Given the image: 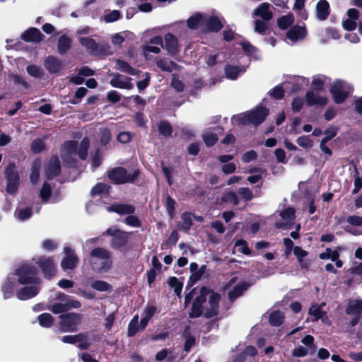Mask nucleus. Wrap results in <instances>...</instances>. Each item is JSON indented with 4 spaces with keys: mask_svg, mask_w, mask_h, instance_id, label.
<instances>
[{
    "mask_svg": "<svg viewBox=\"0 0 362 362\" xmlns=\"http://www.w3.org/2000/svg\"><path fill=\"white\" fill-rule=\"evenodd\" d=\"M220 299L221 296L213 290L202 288L193 300L189 317L196 318L203 315L206 318H211L216 316L219 311Z\"/></svg>",
    "mask_w": 362,
    "mask_h": 362,
    "instance_id": "1",
    "label": "nucleus"
},
{
    "mask_svg": "<svg viewBox=\"0 0 362 362\" xmlns=\"http://www.w3.org/2000/svg\"><path fill=\"white\" fill-rule=\"evenodd\" d=\"M88 263L91 269L96 272H107L113 263L112 253L105 247H94L89 253Z\"/></svg>",
    "mask_w": 362,
    "mask_h": 362,
    "instance_id": "2",
    "label": "nucleus"
},
{
    "mask_svg": "<svg viewBox=\"0 0 362 362\" xmlns=\"http://www.w3.org/2000/svg\"><path fill=\"white\" fill-rule=\"evenodd\" d=\"M268 114V109L258 106L255 110L250 112L233 116L231 121L233 124L238 125H258L264 121Z\"/></svg>",
    "mask_w": 362,
    "mask_h": 362,
    "instance_id": "3",
    "label": "nucleus"
},
{
    "mask_svg": "<svg viewBox=\"0 0 362 362\" xmlns=\"http://www.w3.org/2000/svg\"><path fill=\"white\" fill-rule=\"evenodd\" d=\"M81 306L79 300L59 292L56 294L55 301L50 305L49 310L54 314H60L71 309H78Z\"/></svg>",
    "mask_w": 362,
    "mask_h": 362,
    "instance_id": "4",
    "label": "nucleus"
},
{
    "mask_svg": "<svg viewBox=\"0 0 362 362\" xmlns=\"http://www.w3.org/2000/svg\"><path fill=\"white\" fill-rule=\"evenodd\" d=\"M78 40L81 45L93 54L107 55L113 53L110 46L107 43L98 44L91 37L85 36H79Z\"/></svg>",
    "mask_w": 362,
    "mask_h": 362,
    "instance_id": "5",
    "label": "nucleus"
},
{
    "mask_svg": "<svg viewBox=\"0 0 362 362\" xmlns=\"http://www.w3.org/2000/svg\"><path fill=\"white\" fill-rule=\"evenodd\" d=\"M11 275H14L17 281L21 284H37L40 281L35 267L26 264L20 267Z\"/></svg>",
    "mask_w": 362,
    "mask_h": 362,
    "instance_id": "6",
    "label": "nucleus"
},
{
    "mask_svg": "<svg viewBox=\"0 0 362 362\" xmlns=\"http://www.w3.org/2000/svg\"><path fill=\"white\" fill-rule=\"evenodd\" d=\"M60 330L62 332H73L78 329L81 324L82 315L75 313L62 314L59 316Z\"/></svg>",
    "mask_w": 362,
    "mask_h": 362,
    "instance_id": "7",
    "label": "nucleus"
},
{
    "mask_svg": "<svg viewBox=\"0 0 362 362\" xmlns=\"http://www.w3.org/2000/svg\"><path fill=\"white\" fill-rule=\"evenodd\" d=\"M139 170H135L131 173H127L123 168H116L110 170L107 176L110 180L117 184L134 182L139 175Z\"/></svg>",
    "mask_w": 362,
    "mask_h": 362,
    "instance_id": "8",
    "label": "nucleus"
},
{
    "mask_svg": "<svg viewBox=\"0 0 362 362\" xmlns=\"http://www.w3.org/2000/svg\"><path fill=\"white\" fill-rule=\"evenodd\" d=\"M103 235L112 237L110 246L113 249H120L125 246L129 240V233L118 229L116 227L107 228Z\"/></svg>",
    "mask_w": 362,
    "mask_h": 362,
    "instance_id": "9",
    "label": "nucleus"
},
{
    "mask_svg": "<svg viewBox=\"0 0 362 362\" xmlns=\"http://www.w3.org/2000/svg\"><path fill=\"white\" fill-rule=\"evenodd\" d=\"M351 90V86L343 81H337L330 88L334 100L337 103L344 101Z\"/></svg>",
    "mask_w": 362,
    "mask_h": 362,
    "instance_id": "10",
    "label": "nucleus"
},
{
    "mask_svg": "<svg viewBox=\"0 0 362 362\" xmlns=\"http://www.w3.org/2000/svg\"><path fill=\"white\" fill-rule=\"evenodd\" d=\"M5 176L7 180V192L10 194L15 193L19 185V175L16 169L14 163L8 164L5 169Z\"/></svg>",
    "mask_w": 362,
    "mask_h": 362,
    "instance_id": "11",
    "label": "nucleus"
},
{
    "mask_svg": "<svg viewBox=\"0 0 362 362\" xmlns=\"http://www.w3.org/2000/svg\"><path fill=\"white\" fill-rule=\"evenodd\" d=\"M77 155V144L74 141H66L61 149V158L64 163L72 165Z\"/></svg>",
    "mask_w": 362,
    "mask_h": 362,
    "instance_id": "12",
    "label": "nucleus"
},
{
    "mask_svg": "<svg viewBox=\"0 0 362 362\" xmlns=\"http://www.w3.org/2000/svg\"><path fill=\"white\" fill-rule=\"evenodd\" d=\"M33 260L41 268L46 277L51 278L55 274L56 264L52 257L42 256L34 258Z\"/></svg>",
    "mask_w": 362,
    "mask_h": 362,
    "instance_id": "13",
    "label": "nucleus"
},
{
    "mask_svg": "<svg viewBox=\"0 0 362 362\" xmlns=\"http://www.w3.org/2000/svg\"><path fill=\"white\" fill-rule=\"evenodd\" d=\"M64 252L66 256L62 260V268L64 270L74 269L78 262V258L75 255L74 250L69 246H65Z\"/></svg>",
    "mask_w": 362,
    "mask_h": 362,
    "instance_id": "14",
    "label": "nucleus"
},
{
    "mask_svg": "<svg viewBox=\"0 0 362 362\" xmlns=\"http://www.w3.org/2000/svg\"><path fill=\"white\" fill-rule=\"evenodd\" d=\"M32 286H25L16 292L17 298L21 300H25L35 297L40 291L39 282L32 284Z\"/></svg>",
    "mask_w": 362,
    "mask_h": 362,
    "instance_id": "15",
    "label": "nucleus"
},
{
    "mask_svg": "<svg viewBox=\"0 0 362 362\" xmlns=\"http://www.w3.org/2000/svg\"><path fill=\"white\" fill-rule=\"evenodd\" d=\"M305 102L308 106H322L326 105L327 98L320 95L318 91L310 90L305 94Z\"/></svg>",
    "mask_w": 362,
    "mask_h": 362,
    "instance_id": "16",
    "label": "nucleus"
},
{
    "mask_svg": "<svg viewBox=\"0 0 362 362\" xmlns=\"http://www.w3.org/2000/svg\"><path fill=\"white\" fill-rule=\"evenodd\" d=\"M206 14L197 12L191 16L187 21V27L191 30L201 28L204 30Z\"/></svg>",
    "mask_w": 362,
    "mask_h": 362,
    "instance_id": "17",
    "label": "nucleus"
},
{
    "mask_svg": "<svg viewBox=\"0 0 362 362\" xmlns=\"http://www.w3.org/2000/svg\"><path fill=\"white\" fill-rule=\"evenodd\" d=\"M44 66L50 74L58 73L64 68L63 62L54 56H48L46 57L44 62Z\"/></svg>",
    "mask_w": 362,
    "mask_h": 362,
    "instance_id": "18",
    "label": "nucleus"
},
{
    "mask_svg": "<svg viewBox=\"0 0 362 362\" xmlns=\"http://www.w3.org/2000/svg\"><path fill=\"white\" fill-rule=\"evenodd\" d=\"M223 26V24L220 17L216 15L209 16L206 14L204 30L218 32Z\"/></svg>",
    "mask_w": 362,
    "mask_h": 362,
    "instance_id": "19",
    "label": "nucleus"
},
{
    "mask_svg": "<svg viewBox=\"0 0 362 362\" xmlns=\"http://www.w3.org/2000/svg\"><path fill=\"white\" fill-rule=\"evenodd\" d=\"M110 83L112 86L122 89L130 90L134 87L130 78L122 76L118 74H113V78Z\"/></svg>",
    "mask_w": 362,
    "mask_h": 362,
    "instance_id": "20",
    "label": "nucleus"
},
{
    "mask_svg": "<svg viewBox=\"0 0 362 362\" xmlns=\"http://www.w3.org/2000/svg\"><path fill=\"white\" fill-rule=\"evenodd\" d=\"M17 284V279L14 275L9 274L6 281L2 285V293L5 299L9 298L13 295Z\"/></svg>",
    "mask_w": 362,
    "mask_h": 362,
    "instance_id": "21",
    "label": "nucleus"
},
{
    "mask_svg": "<svg viewBox=\"0 0 362 362\" xmlns=\"http://www.w3.org/2000/svg\"><path fill=\"white\" fill-rule=\"evenodd\" d=\"M305 36V28L302 25L293 26L286 33L287 38L293 43L304 39Z\"/></svg>",
    "mask_w": 362,
    "mask_h": 362,
    "instance_id": "22",
    "label": "nucleus"
},
{
    "mask_svg": "<svg viewBox=\"0 0 362 362\" xmlns=\"http://www.w3.org/2000/svg\"><path fill=\"white\" fill-rule=\"evenodd\" d=\"M61 170L59 160L57 156H52L46 166L45 173L48 179L59 174Z\"/></svg>",
    "mask_w": 362,
    "mask_h": 362,
    "instance_id": "23",
    "label": "nucleus"
},
{
    "mask_svg": "<svg viewBox=\"0 0 362 362\" xmlns=\"http://www.w3.org/2000/svg\"><path fill=\"white\" fill-rule=\"evenodd\" d=\"M222 129L220 127H216L212 129H206L202 135L203 140L207 146H211L216 144L218 140L217 133H221Z\"/></svg>",
    "mask_w": 362,
    "mask_h": 362,
    "instance_id": "24",
    "label": "nucleus"
},
{
    "mask_svg": "<svg viewBox=\"0 0 362 362\" xmlns=\"http://www.w3.org/2000/svg\"><path fill=\"white\" fill-rule=\"evenodd\" d=\"M281 219L284 221V223L278 222L275 224V226L278 228H285L287 225L291 223L295 218V209L289 207L284 211H281L279 214Z\"/></svg>",
    "mask_w": 362,
    "mask_h": 362,
    "instance_id": "25",
    "label": "nucleus"
},
{
    "mask_svg": "<svg viewBox=\"0 0 362 362\" xmlns=\"http://www.w3.org/2000/svg\"><path fill=\"white\" fill-rule=\"evenodd\" d=\"M270 6L271 5L269 3H262L254 11L253 16H259L264 21H269L273 16L272 12L270 10Z\"/></svg>",
    "mask_w": 362,
    "mask_h": 362,
    "instance_id": "26",
    "label": "nucleus"
},
{
    "mask_svg": "<svg viewBox=\"0 0 362 362\" xmlns=\"http://www.w3.org/2000/svg\"><path fill=\"white\" fill-rule=\"evenodd\" d=\"M165 48L172 56L177 54L179 52L177 39L171 33H168L165 36Z\"/></svg>",
    "mask_w": 362,
    "mask_h": 362,
    "instance_id": "27",
    "label": "nucleus"
},
{
    "mask_svg": "<svg viewBox=\"0 0 362 362\" xmlns=\"http://www.w3.org/2000/svg\"><path fill=\"white\" fill-rule=\"evenodd\" d=\"M21 37L26 42H39L42 40L43 35L38 29L31 28L25 31Z\"/></svg>",
    "mask_w": 362,
    "mask_h": 362,
    "instance_id": "28",
    "label": "nucleus"
},
{
    "mask_svg": "<svg viewBox=\"0 0 362 362\" xmlns=\"http://www.w3.org/2000/svg\"><path fill=\"white\" fill-rule=\"evenodd\" d=\"M325 305V303H322L321 305H313L309 310V314L312 317H313L314 321H317L318 320H321L323 322H326L327 321V317L326 315V313L322 310V307Z\"/></svg>",
    "mask_w": 362,
    "mask_h": 362,
    "instance_id": "29",
    "label": "nucleus"
},
{
    "mask_svg": "<svg viewBox=\"0 0 362 362\" xmlns=\"http://www.w3.org/2000/svg\"><path fill=\"white\" fill-rule=\"evenodd\" d=\"M149 44L144 47V51L145 52L159 53L160 52V47H163V39L160 36H156L151 38L149 41Z\"/></svg>",
    "mask_w": 362,
    "mask_h": 362,
    "instance_id": "30",
    "label": "nucleus"
},
{
    "mask_svg": "<svg viewBox=\"0 0 362 362\" xmlns=\"http://www.w3.org/2000/svg\"><path fill=\"white\" fill-rule=\"evenodd\" d=\"M107 209L110 212H115L120 215L132 214L135 211L134 207L129 204H114Z\"/></svg>",
    "mask_w": 362,
    "mask_h": 362,
    "instance_id": "31",
    "label": "nucleus"
},
{
    "mask_svg": "<svg viewBox=\"0 0 362 362\" xmlns=\"http://www.w3.org/2000/svg\"><path fill=\"white\" fill-rule=\"evenodd\" d=\"M246 71V67H238L231 65H227L225 67V74L227 78L230 80H235L238 76Z\"/></svg>",
    "mask_w": 362,
    "mask_h": 362,
    "instance_id": "32",
    "label": "nucleus"
},
{
    "mask_svg": "<svg viewBox=\"0 0 362 362\" xmlns=\"http://www.w3.org/2000/svg\"><path fill=\"white\" fill-rule=\"evenodd\" d=\"M316 15L320 20H325L329 15V4L325 0L320 1L316 6Z\"/></svg>",
    "mask_w": 362,
    "mask_h": 362,
    "instance_id": "33",
    "label": "nucleus"
},
{
    "mask_svg": "<svg viewBox=\"0 0 362 362\" xmlns=\"http://www.w3.org/2000/svg\"><path fill=\"white\" fill-rule=\"evenodd\" d=\"M293 254L296 257L301 268L307 269L309 267V262L304 259L308 255V252L302 247L296 246L293 248Z\"/></svg>",
    "mask_w": 362,
    "mask_h": 362,
    "instance_id": "34",
    "label": "nucleus"
},
{
    "mask_svg": "<svg viewBox=\"0 0 362 362\" xmlns=\"http://www.w3.org/2000/svg\"><path fill=\"white\" fill-rule=\"evenodd\" d=\"M72 40L66 35H62L58 40V52L60 54H65L70 48Z\"/></svg>",
    "mask_w": 362,
    "mask_h": 362,
    "instance_id": "35",
    "label": "nucleus"
},
{
    "mask_svg": "<svg viewBox=\"0 0 362 362\" xmlns=\"http://www.w3.org/2000/svg\"><path fill=\"white\" fill-rule=\"evenodd\" d=\"M156 311V308L154 306H148L144 310L141 320V329H144L146 327L151 318L154 315Z\"/></svg>",
    "mask_w": 362,
    "mask_h": 362,
    "instance_id": "36",
    "label": "nucleus"
},
{
    "mask_svg": "<svg viewBox=\"0 0 362 362\" xmlns=\"http://www.w3.org/2000/svg\"><path fill=\"white\" fill-rule=\"evenodd\" d=\"M362 310V300H350L346 309V313L348 315L360 314Z\"/></svg>",
    "mask_w": 362,
    "mask_h": 362,
    "instance_id": "37",
    "label": "nucleus"
},
{
    "mask_svg": "<svg viewBox=\"0 0 362 362\" xmlns=\"http://www.w3.org/2000/svg\"><path fill=\"white\" fill-rule=\"evenodd\" d=\"M156 65L163 71L170 72L178 69V66L175 62H169L165 59H157Z\"/></svg>",
    "mask_w": 362,
    "mask_h": 362,
    "instance_id": "38",
    "label": "nucleus"
},
{
    "mask_svg": "<svg viewBox=\"0 0 362 362\" xmlns=\"http://www.w3.org/2000/svg\"><path fill=\"white\" fill-rule=\"evenodd\" d=\"M115 68L122 72L127 73L130 75H136L139 74V71L130 66V65L122 60H117L115 64Z\"/></svg>",
    "mask_w": 362,
    "mask_h": 362,
    "instance_id": "39",
    "label": "nucleus"
},
{
    "mask_svg": "<svg viewBox=\"0 0 362 362\" xmlns=\"http://www.w3.org/2000/svg\"><path fill=\"white\" fill-rule=\"evenodd\" d=\"M247 288V285L242 283L235 286L232 291L228 293V297L231 301L235 300L238 297L240 296Z\"/></svg>",
    "mask_w": 362,
    "mask_h": 362,
    "instance_id": "40",
    "label": "nucleus"
},
{
    "mask_svg": "<svg viewBox=\"0 0 362 362\" xmlns=\"http://www.w3.org/2000/svg\"><path fill=\"white\" fill-rule=\"evenodd\" d=\"M32 215V209L28 208H18L16 209L14 216L15 217L21 221L28 219Z\"/></svg>",
    "mask_w": 362,
    "mask_h": 362,
    "instance_id": "41",
    "label": "nucleus"
},
{
    "mask_svg": "<svg viewBox=\"0 0 362 362\" xmlns=\"http://www.w3.org/2000/svg\"><path fill=\"white\" fill-rule=\"evenodd\" d=\"M90 287L98 291H110L112 286L107 282L101 280H95L90 283Z\"/></svg>",
    "mask_w": 362,
    "mask_h": 362,
    "instance_id": "42",
    "label": "nucleus"
},
{
    "mask_svg": "<svg viewBox=\"0 0 362 362\" xmlns=\"http://www.w3.org/2000/svg\"><path fill=\"white\" fill-rule=\"evenodd\" d=\"M90 142L88 138H84L81 141L80 144V146L78 148V150L77 151V154L78 155L79 158L82 160H84L86 158L88 155V150L89 148Z\"/></svg>",
    "mask_w": 362,
    "mask_h": 362,
    "instance_id": "43",
    "label": "nucleus"
},
{
    "mask_svg": "<svg viewBox=\"0 0 362 362\" xmlns=\"http://www.w3.org/2000/svg\"><path fill=\"white\" fill-rule=\"evenodd\" d=\"M141 329V323L139 325V316L135 315L129 324L128 335L134 336Z\"/></svg>",
    "mask_w": 362,
    "mask_h": 362,
    "instance_id": "44",
    "label": "nucleus"
},
{
    "mask_svg": "<svg viewBox=\"0 0 362 362\" xmlns=\"http://www.w3.org/2000/svg\"><path fill=\"white\" fill-rule=\"evenodd\" d=\"M76 344L81 349H87L90 346L88 337L86 334L79 333L76 334Z\"/></svg>",
    "mask_w": 362,
    "mask_h": 362,
    "instance_id": "45",
    "label": "nucleus"
},
{
    "mask_svg": "<svg viewBox=\"0 0 362 362\" xmlns=\"http://www.w3.org/2000/svg\"><path fill=\"white\" fill-rule=\"evenodd\" d=\"M294 18L293 15L283 16L278 20L279 27L283 30L288 28L291 25L293 24Z\"/></svg>",
    "mask_w": 362,
    "mask_h": 362,
    "instance_id": "46",
    "label": "nucleus"
},
{
    "mask_svg": "<svg viewBox=\"0 0 362 362\" xmlns=\"http://www.w3.org/2000/svg\"><path fill=\"white\" fill-rule=\"evenodd\" d=\"M40 166H41V164H40V161H39V160H35L33 163L31 174H30V181L34 184L37 182L38 180H39Z\"/></svg>",
    "mask_w": 362,
    "mask_h": 362,
    "instance_id": "47",
    "label": "nucleus"
},
{
    "mask_svg": "<svg viewBox=\"0 0 362 362\" xmlns=\"http://www.w3.org/2000/svg\"><path fill=\"white\" fill-rule=\"evenodd\" d=\"M40 325L44 327H49L53 323V317L49 313H42L37 317Z\"/></svg>",
    "mask_w": 362,
    "mask_h": 362,
    "instance_id": "48",
    "label": "nucleus"
},
{
    "mask_svg": "<svg viewBox=\"0 0 362 362\" xmlns=\"http://www.w3.org/2000/svg\"><path fill=\"white\" fill-rule=\"evenodd\" d=\"M284 315L279 311H274L270 314L269 322L273 326H279L284 320Z\"/></svg>",
    "mask_w": 362,
    "mask_h": 362,
    "instance_id": "49",
    "label": "nucleus"
},
{
    "mask_svg": "<svg viewBox=\"0 0 362 362\" xmlns=\"http://www.w3.org/2000/svg\"><path fill=\"white\" fill-rule=\"evenodd\" d=\"M171 353L172 351L169 349H162L156 354V360L158 361H161L164 359H166L168 362H171L174 360V357L171 356Z\"/></svg>",
    "mask_w": 362,
    "mask_h": 362,
    "instance_id": "50",
    "label": "nucleus"
},
{
    "mask_svg": "<svg viewBox=\"0 0 362 362\" xmlns=\"http://www.w3.org/2000/svg\"><path fill=\"white\" fill-rule=\"evenodd\" d=\"M110 187L103 183H99L94 186L91 190L92 195L107 194L109 193Z\"/></svg>",
    "mask_w": 362,
    "mask_h": 362,
    "instance_id": "51",
    "label": "nucleus"
},
{
    "mask_svg": "<svg viewBox=\"0 0 362 362\" xmlns=\"http://www.w3.org/2000/svg\"><path fill=\"white\" fill-rule=\"evenodd\" d=\"M168 283L171 288H174V292L177 296H180L182 289V284L174 276L169 278Z\"/></svg>",
    "mask_w": 362,
    "mask_h": 362,
    "instance_id": "52",
    "label": "nucleus"
},
{
    "mask_svg": "<svg viewBox=\"0 0 362 362\" xmlns=\"http://www.w3.org/2000/svg\"><path fill=\"white\" fill-rule=\"evenodd\" d=\"M181 218L182 223L180 228L187 231L190 228L192 224V214L189 213H184Z\"/></svg>",
    "mask_w": 362,
    "mask_h": 362,
    "instance_id": "53",
    "label": "nucleus"
},
{
    "mask_svg": "<svg viewBox=\"0 0 362 362\" xmlns=\"http://www.w3.org/2000/svg\"><path fill=\"white\" fill-rule=\"evenodd\" d=\"M26 71L30 76L35 78H41L43 74L42 69L34 64L28 65L26 67Z\"/></svg>",
    "mask_w": 362,
    "mask_h": 362,
    "instance_id": "54",
    "label": "nucleus"
},
{
    "mask_svg": "<svg viewBox=\"0 0 362 362\" xmlns=\"http://www.w3.org/2000/svg\"><path fill=\"white\" fill-rule=\"evenodd\" d=\"M269 30L268 23L265 21L257 20L255 21V31L262 34H267V31Z\"/></svg>",
    "mask_w": 362,
    "mask_h": 362,
    "instance_id": "55",
    "label": "nucleus"
},
{
    "mask_svg": "<svg viewBox=\"0 0 362 362\" xmlns=\"http://www.w3.org/2000/svg\"><path fill=\"white\" fill-rule=\"evenodd\" d=\"M235 248L244 255H250V250L247 245V243L243 240H238L235 243Z\"/></svg>",
    "mask_w": 362,
    "mask_h": 362,
    "instance_id": "56",
    "label": "nucleus"
},
{
    "mask_svg": "<svg viewBox=\"0 0 362 362\" xmlns=\"http://www.w3.org/2000/svg\"><path fill=\"white\" fill-rule=\"evenodd\" d=\"M297 144L305 148H310L313 147V142L310 139V136H302L298 138Z\"/></svg>",
    "mask_w": 362,
    "mask_h": 362,
    "instance_id": "57",
    "label": "nucleus"
},
{
    "mask_svg": "<svg viewBox=\"0 0 362 362\" xmlns=\"http://www.w3.org/2000/svg\"><path fill=\"white\" fill-rule=\"evenodd\" d=\"M339 255L337 251L327 249L325 252L320 254V258L322 259H330L332 261H335L338 259Z\"/></svg>",
    "mask_w": 362,
    "mask_h": 362,
    "instance_id": "58",
    "label": "nucleus"
},
{
    "mask_svg": "<svg viewBox=\"0 0 362 362\" xmlns=\"http://www.w3.org/2000/svg\"><path fill=\"white\" fill-rule=\"evenodd\" d=\"M159 132L165 137H168L172 134V127L167 122H162L158 127Z\"/></svg>",
    "mask_w": 362,
    "mask_h": 362,
    "instance_id": "59",
    "label": "nucleus"
},
{
    "mask_svg": "<svg viewBox=\"0 0 362 362\" xmlns=\"http://www.w3.org/2000/svg\"><path fill=\"white\" fill-rule=\"evenodd\" d=\"M222 200L226 202L231 203L234 205L238 204V198L234 192H228L222 197Z\"/></svg>",
    "mask_w": 362,
    "mask_h": 362,
    "instance_id": "60",
    "label": "nucleus"
},
{
    "mask_svg": "<svg viewBox=\"0 0 362 362\" xmlns=\"http://www.w3.org/2000/svg\"><path fill=\"white\" fill-rule=\"evenodd\" d=\"M240 45H241L243 49L246 54L250 55H254L257 53V48L254 47L252 44H250L249 42L243 40L240 43Z\"/></svg>",
    "mask_w": 362,
    "mask_h": 362,
    "instance_id": "61",
    "label": "nucleus"
},
{
    "mask_svg": "<svg viewBox=\"0 0 362 362\" xmlns=\"http://www.w3.org/2000/svg\"><path fill=\"white\" fill-rule=\"evenodd\" d=\"M45 142L41 139H34L31 144V150L35 153H39L45 148Z\"/></svg>",
    "mask_w": 362,
    "mask_h": 362,
    "instance_id": "62",
    "label": "nucleus"
},
{
    "mask_svg": "<svg viewBox=\"0 0 362 362\" xmlns=\"http://www.w3.org/2000/svg\"><path fill=\"white\" fill-rule=\"evenodd\" d=\"M51 195V187L48 183L45 182L41 191H40V197L43 202H46L49 200Z\"/></svg>",
    "mask_w": 362,
    "mask_h": 362,
    "instance_id": "63",
    "label": "nucleus"
},
{
    "mask_svg": "<svg viewBox=\"0 0 362 362\" xmlns=\"http://www.w3.org/2000/svg\"><path fill=\"white\" fill-rule=\"evenodd\" d=\"M238 194L245 201H250L253 198L252 192L248 187L240 188Z\"/></svg>",
    "mask_w": 362,
    "mask_h": 362,
    "instance_id": "64",
    "label": "nucleus"
}]
</instances>
